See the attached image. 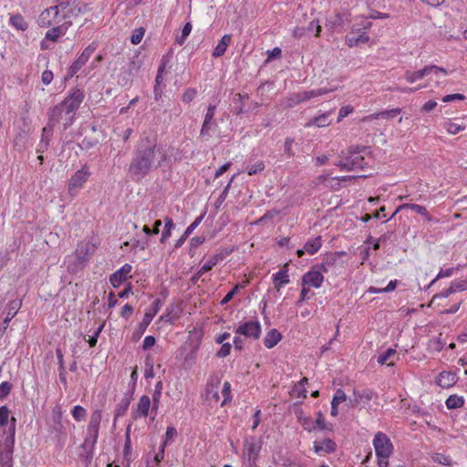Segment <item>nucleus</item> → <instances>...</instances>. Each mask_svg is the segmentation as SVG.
I'll use <instances>...</instances> for the list:
<instances>
[{"instance_id": "obj_10", "label": "nucleus", "mask_w": 467, "mask_h": 467, "mask_svg": "<svg viewBox=\"0 0 467 467\" xmlns=\"http://www.w3.org/2000/svg\"><path fill=\"white\" fill-rule=\"evenodd\" d=\"M101 419L102 412L100 410H96L91 413L87 429L88 436L85 439V443H88L90 441L92 447L95 446L99 439Z\"/></svg>"}, {"instance_id": "obj_32", "label": "nucleus", "mask_w": 467, "mask_h": 467, "mask_svg": "<svg viewBox=\"0 0 467 467\" xmlns=\"http://www.w3.org/2000/svg\"><path fill=\"white\" fill-rule=\"evenodd\" d=\"M322 246L321 236H317L313 239L307 240L304 245L306 253L308 254H315L319 251Z\"/></svg>"}, {"instance_id": "obj_26", "label": "nucleus", "mask_w": 467, "mask_h": 467, "mask_svg": "<svg viewBox=\"0 0 467 467\" xmlns=\"http://www.w3.org/2000/svg\"><path fill=\"white\" fill-rule=\"evenodd\" d=\"M21 306H22V300H13V301L9 302L8 311H7L6 317L3 322V330L4 331L7 328L9 322L16 316Z\"/></svg>"}, {"instance_id": "obj_21", "label": "nucleus", "mask_w": 467, "mask_h": 467, "mask_svg": "<svg viewBox=\"0 0 467 467\" xmlns=\"http://www.w3.org/2000/svg\"><path fill=\"white\" fill-rule=\"evenodd\" d=\"M288 265L289 264L285 263L282 268L272 276L274 286L277 290L290 282Z\"/></svg>"}, {"instance_id": "obj_44", "label": "nucleus", "mask_w": 467, "mask_h": 467, "mask_svg": "<svg viewBox=\"0 0 467 467\" xmlns=\"http://www.w3.org/2000/svg\"><path fill=\"white\" fill-rule=\"evenodd\" d=\"M265 166L263 161H258L254 164L248 165L246 167V171L248 175H254L259 172H262L265 170Z\"/></svg>"}, {"instance_id": "obj_52", "label": "nucleus", "mask_w": 467, "mask_h": 467, "mask_svg": "<svg viewBox=\"0 0 467 467\" xmlns=\"http://www.w3.org/2000/svg\"><path fill=\"white\" fill-rule=\"evenodd\" d=\"M457 269L454 267L447 268V269H441L437 276L431 281V285H433L438 279L443 278V277H450L451 276Z\"/></svg>"}, {"instance_id": "obj_11", "label": "nucleus", "mask_w": 467, "mask_h": 467, "mask_svg": "<svg viewBox=\"0 0 467 467\" xmlns=\"http://www.w3.org/2000/svg\"><path fill=\"white\" fill-rule=\"evenodd\" d=\"M98 47V45L96 42H92L89 44L83 51L82 53L72 62L68 68V77L72 78L75 76L81 67L86 65V63L88 61L90 57L93 55V53L96 51Z\"/></svg>"}, {"instance_id": "obj_49", "label": "nucleus", "mask_w": 467, "mask_h": 467, "mask_svg": "<svg viewBox=\"0 0 467 467\" xmlns=\"http://www.w3.org/2000/svg\"><path fill=\"white\" fill-rule=\"evenodd\" d=\"M299 422L301 423L304 430L311 432L316 430V425L311 417H298Z\"/></svg>"}, {"instance_id": "obj_22", "label": "nucleus", "mask_w": 467, "mask_h": 467, "mask_svg": "<svg viewBox=\"0 0 467 467\" xmlns=\"http://www.w3.org/2000/svg\"><path fill=\"white\" fill-rule=\"evenodd\" d=\"M216 111V105L210 104L207 108L206 114L202 125L200 131L201 136H209L210 130L213 124H214L213 119Z\"/></svg>"}, {"instance_id": "obj_15", "label": "nucleus", "mask_w": 467, "mask_h": 467, "mask_svg": "<svg viewBox=\"0 0 467 467\" xmlns=\"http://www.w3.org/2000/svg\"><path fill=\"white\" fill-rule=\"evenodd\" d=\"M95 252V245L89 241L79 242L75 250V255L78 263L82 264L88 261L90 255Z\"/></svg>"}, {"instance_id": "obj_38", "label": "nucleus", "mask_w": 467, "mask_h": 467, "mask_svg": "<svg viewBox=\"0 0 467 467\" xmlns=\"http://www.w3.org/2000/svg\"><path fill=\"white\" fill-rule=\"evenodd\" d=\"M248 284V281H244L243 284H237L234 286V288L229 291L226 296L221 300V305L223 306V305H226L228 304L233 298L234 296L236 295V293L240 290V289H243L246 286V285Z\"/></svg>"}, {"instance_id": "obj_53", "label": "nucleus", "mask_w": 467, "mask_h": 467, "mask_svg": "<svg viewBox=\"0 0 467 467\" xmlns=\"http://www.w3.org/2000/svg\"><path fill=\"white\" fill-rule=\"evenodd\" d=\"M232 349V346L230 343L222 344L221 348L217 351L216 357L220 358H223L230 355Z\"/></svg>"}, {"instance_id": "obj_29", "label": "nucleus", "mask_w": 467, "mask_h": 467, "mask_svg": "<svg viewBox=\"0 0 467 467\" xmlns=\"http://www.w3.org/2000/svg\"><path fill=\"white\" fill-rule=\"evenodd\" d=\"M63 113L66 114V109L62 102L51 108L48 111V120L50 123L58 122L62 119Z\"/></svg>"}, {"instance_id": "obj_31", "label": "nucleus", "mask_w": 467, "mask_h": 467, "mask_svg": "<svg viewBox=\"0 0 467 467\" xmlns=\"http://www.w3.org/2000/svg\"><path fill=\"white\" fill-rule=\"evenodd\" d=\"M231 39H232L231 35H229V34L224 35L222 37V39L219 41L217 46L215 47V48L213 52V56L214 57H222L225 53V51L231 42Z\"/></svg>"}, {"instance_id": "obj_45", "label": "nucleus", "mask_w": 467, "mask_h": 467, "mask_svg": "<svg viewBox=\"0 0 467 467\" xmlns=\"http://www.w3.org/2000/svg\"><path fill=\"white\" fill-rule=\"evenodd\" d=\"M223 255L222 254H214L213 256H211L203 265H202V267H203V270H207V271H210L213 269V266H215L220 261L223 260Z\"/></svg>"}, {"instance_id": "obj_28", "label": "nucleus", "mask_w": 467, "mask_h": 467, "mask_svg": "<svg viewBox=\"0 0 467 467\" xmlns=\"http://www.w3.org/2000/svg\"><path fill=\"white\" fill-rule=\"evenodd\" d=\"M396 357L397 351L393 348H388L378 357V363L380 365L393 366L396 361Z\"/></svg>"}, {"instance_id": "obj_39", "label": "nucleus", "mask_w": 467, "mask_h": 467, "mask_svg": "<svg viewBox=\"0 0 467 467\" xmlns=\"http://www.w3.org/2000/svg\"><path fill=\"white\" fill-rule=\"evenodd\" d=\"M314 424L316 425V430H321V431H331L333 430L332 424H327L325 422L324 416L321 411H318L317 413V419L314 420Z\"/></svg>"}, {"instance_id": "obj_12", "label": "nucleus", "mask_w": 467, "mask_h": 467, "mask_svg": "<svg viewBox=\"0 0 467 467\" xmlns=\"http://www.w3.org/2000/svg\"><path fill=\"white\" fill-rule=\"evenodd\" d=\"M160 299L154 300L151 306V309L149 311H146L144 314L142 321L138 325L136 330L133 333V337L135 340L139 339L146 331L148 326L152 321L153 317L156 316V314L160 310Z\"/></svg>"}, {"instance_id": "obj_18", "label": "nucleus", "mask_w": 467, "mask_h": 467, "mask_svg": "<svg viewBox=\"0 0 467 467\" xmlns=\"http://www.w3.org/2000/svg\"><path fill=\"white\" fill-rule=\"evenodd\" d=\"M150 406L151 401L150 397L142 395L139 400L136 410L132 411L133 419L146 418L149 415Z\"/></svg>"}, {"instance_id": "obj_46", "label": "nucleus", "mask_w": 467, "mask_h": 467, "mask_svg": "<svg viewBox=\"0 0 467 467\" xmlns=\"http://www.w3.org/2000/svg\"><path fill=\"white\" fill-rule=\"evenodd\" d=\"M222 395L223 397V401L221 402V406H224L226 403L232 400L231 394V384L228 381H225L223 385Z\"/></svg>"}, {"instance_id": "obj_6", "label": "nucleus", "mask_w": 467, "mask_h": 467, "mask_svg": "<svg viewBox=\"0 0 467 467\" xmlns=\"http://www.w3.org/2000/svg\"><path fill=\"white\" fill-rule=\"evenodd\" d=\"M448 74L449 72L444 67H440L435 65H429L417 71L407 70L404 74V78L408 83L412 84L417 80L422 79L424 77L433 75L438 78L435 81L436 87H440L444 84V81H441L440 77H446Z\"/></svg>"}, {"instance_id": "obj_1", "label": "nucleus", "mask_w": 467, "mask_h": 467, "mask_svg": "<svg viewBox=\"0 0 467 467\" xmlns=\"http://www.w3.org/2000/svg\"><path fill=\"white\" fill-rule=\"evenodd\" d=\"M167 160V151L163 145L141 141L136 150V155L130 165V172L136 179L143 178L153 168L161 166Z\"/></svg>"}, {"instance_id": "obj_48", "label": "nucleus", "mask_w": 467, "mask_h": 467, "mask_svg": "<svg viewBox=\"0 0 467 467\" xmlns=\"http://www.w3.org/2000/svg\"><path fill=\"white\" fill-rule=\"evenodd\" d=\"M248 99V95L247 94H241V93H236L234 97V102L235 104H240V106L238 107L237 110H236V114L237 115H240L242 114L244 111V101L245 99Z\"/></svg>"}, {"instance_id": "obj_43", "label": "nucleus", "mask_w": 467, "mask_h": 467, "mask_svg": "<svg viewBox=\"0 0 467 467\" xmlns=\"http://www.w3.org/2000/svg\"><path fill=\"white\" fill-rule=\"evenodd\" d=\"M431 459L434 462H437L443 466L451 465V459L443 453H434L431 455Z\"/></svg>"}, {"instance_id": "obj_40", "label": "nucleus", "mask_w": 467, "mask_h": 467, "mask_svg": "<svg viewBox=\"0 0 467 467\" xmlns=\"http://www.w3.org/2000/svg\"><path fill=\"white\" fill-rule=\"evenodd\" d=\"M71 415L76 421H81L86 419L87 410L84 407L80 405H76L71 410Z\"/></svg>"}, {"instance_id": "obj_4", "label": "nucleus", "mask_w": 467, "mask_h": 467, "mask_svg": "<svg viewBox=\"0 0 467 467\" xmlns=\"http://www.w3.org/2000/svg\"><path fill=\"white\" fill-rule=\"evenodd\" d=\"M373 446L379 467L389 466V458L393 452V445L389 438L383 432L379 431L373 439Z\"/></svg>"}, {"instance_id": "obj_20", "label": "nucleus", "mask_w": 467, "mask_h": 467, "mask_svg": "<svg viewBox=\"0 0 467 467\" xmlns=\"http://www.w3.org/2000/svg\"><path fill=\"white\" fill-rule=\"evenodd\" d=\"M337 444L331 439L316 441L314 442V451L318 455H326L336 451Z\"/></svg>"}, {"instance_id": "obj_8", "label": "nucleus", "mask_w": 467, "mask_h": 467, "mask_svg": "<svg viewBox=\"0 0 467 467\" xmlns=\"http://www.w3.org/2000/svg\"><path fill=\"white\" fill-rule=\"evenodd\" d=\"M89 168L87 164L75 171L68 180L67 192L71 197L77 196L90 177Z\"/></svg>"}, {"instance_id": "obj_57", "label": "nucleus", "mask_w": 467, "mask_h": 467, "mask_svg": "<svg viewBox=\"0 0 467 467\" xmlns=\"http://www.w3.org/2000/svg\"><path fill=\"white\" fill-rule=\"evenodd\" d=\"M12 389L11 383L5 381L0 384V400H4L8 396Z\"/></svg>"}, {"instance_id": "obj_36", "label": "nucleus", "mask_w": 467, "mask_h": 467, "mask_svg": "<svg viewBox=\"0 0 467 467\" xmlns=\"http://www.w3.org/2000/svg\"><path fill=\"white\" fill-rule=\"evenodd\" d=\"M443 128L449 134L456 135L459 132L464 130L466 126L462 124L454 123L451 119H448L443 123Z\"/></svg>"}, {"instance_id": "obj_2", "label": "nucleus", "mask_w": 467, "mask_h": 467, "mask_svg": "<svg viewBox=\"0 0 467 467\" xmlns=\"http://www.w3.org/2000/svg\"><path fill=\"white\" fill-rule=\"evenodd\" d=\"M72 9L68 0H60L57 5L46 8L38 16L37 23L41 27H49L60 25L64 21H70Z\"/></svg>"}, {"instance_id": "obj_62", "label": "nucleus", "mask_w": 467, "mask_h": 467, "mask_svg": "<svg viewBox=\"0 0 467 467\" xmlns=\"http://www.w3.org/2000/svg\"><path fill=\"white\" fill-rule=\"evenodd\" d=\"M163 81V74L157 73L155 78V86H154V94L156 96V99H158V97H161V90L160 88L161 84Z\"/></svg>"}, {"instance_id": "obj_41", "label": "nucleus", "mask_w": 467, "mask_h": 467, "mask_svg": "<svg viewBox=\"0 0 467 467\" xmlns=\"http://www.w3.org/2000/svg\"><path fill=\"white\" fill-rule=\"evenodd\" d=\"M126 439H125V444L123 449V454L124 458L127 460L128 463L130 462V456L131 454V441H130V428L126 431Z\"/></svg>"}, {"instance_id": "obj_23", "label": "nucleus", "mask_w": 467, "mask_h": 467, "mask_svg": "<svg viewBox=\"0 0 467 467\" xmlns=\"http://www.w3.org/2000/svg\"><path fill=\"white\" fill-rule=\"evenodd\" d=\"M457 380L458 377L455 372L442 371L438 375L436 383L443 389H449L452 387L457 382Z\"/></svg>"}, {"instance_id": "obj_56", "label": "nucleus", "mask_w": 467, "mask_h": 467, "mask_svg": "<svg viewBox=\"0 0 467 467\" xmlns=\"http://www.w3.org/2000/svg\"><path fill=\"white\" fill-rule=\"evenodd\" d=\"M346 400H347V396H346L344 390H342L341 389H337L333 399H332L331 403L339 405L341 402L345 401Z\"/></svg>"}, {"instance_id": "obj_16", "label": "nucleus", "mask_w": 467, "mask_h": 467, "mask_svg": "<svg viewBox=\"0 0 467 467\" xmlns=\"http://www.w3.org/2000/svg\"><path fill=\"white\" fill-rule=\"evenodd\" d=\"M132 266L130 264H125L120 269L112 274L109 277L111 285L115 288L119 287L130 276Z\"/></svg>"}, {"instance_id": "obj_14", "label": "nucleus", "mask_w": 467, "mask_h": 467, "mask_svg": "<svg viewBox=\"0 0 467 467\" xmlns=\"http://www.w3.org/2000/svg\"><path fill=\"white\" fill-rule=\"evenodd\" d=\"M261 330L258 321H247L240 324L235 329V333L255 340L260 337Z\"/></svg>"}, {"instance_id": "obj_54", "label": "nucleus", "mask_w": 467, "mask_h": 467, "mask_svg": "<svg viewBox=\"0 0 467 467\" xmlns=\"http://www.w3.org/2000/svg\"><path fill=\"white\" fill-rule=\"evenodd\" d=\"M454 292H462L467 290V278L463 280H454L451 283Z\"/></svg>"}, {"instance_id": "obj_7", "label": "nucleus", "mask_w": 467, "mask_h": 467, "mask_svg": "<svg viewBox=\"0 0 467 467\" xmlns=\"http://www.w3.org/2000/svg\"><path fill=\"white\" fill-rule=\"evenodd\" d=\"M85 99L84 92L79 88H72L67 96L62 101L65 109H66V116L67 122L65 124V126L71 125L74 115L76 111L80 107L81 103L83 102Z\"/></svg>"}, {"instance_id": "obj_27", "label": "nucleus", "mask_w": 467, "mask_h": 467, "mask_svg": "<svg viewBox=\"0 0 467 467\" xmlns=\"http://www.w3.org/2000/svg\"><path fill=\"white\" fill-rule=\"evenodd\" d=\"M282 339L281 333L274 328L267 332L264 338V345L266 348H273L276 346Z\"/></svg>"}, {"instance_id": "obj_47", "label": "nucleus", "mask_w": 467, "mask_h": 467, "mask_svg": "<svg viewBox=\"0 0 467 467\" xmlns=\"http://www.w3.org/2000/svg\"><path fill=\"white\" fill-rule=\"evenodd\" d=\"M145 35V29L143 27H137L133 30L132 35L130 36V42L133 45H138L141 42L143 36Z\"/></svg>"}, {"instance_id": "obj_24", "label": "nucleus", "mask_w": 467, "mask_h": 467, "mask_svg": "<svg viewBox=\"0 0 467 467\" xmlns=\"http://www.w3.org/2000/svg\"><path fill=\"white\" fill-rule=\"evenodd\" d=\"M220 384V379L218 378L214 379H211L207 384V389L205 393V399L207 401L212 403H218L220 400V395L218 391V385Z\"/></svg>"}, {"instance_id": "obj_60", "label": "nucleus", "mask_w": 467, "mask_h": 467, "mask_svg": "<svg viewBox=\"0 0 467 467\" xmlns=\"http://www.w3.org/2000/svg\"><path fill=\"white\" fill-rule=\"evenodd\" d=\"M204 217V214L198 216L185 230V237H188L192 232L201 223Z\"/></svg>"}, {"instance_id": "obj_19", "label": "nucleus", "mask_w": 467, "mask_h": 467, "mask_svg": "<svg viewBox=\"0 0 467 467\" xmlns=\"http://www.w3.org/2000/svg\"><path fill=\"white\" fill-rule=\"evenodd\" d=\"M332 111H327L321 113L312 119H310L305 125V128H311L313 126L317 128H326L328 127L332 123L331 119Z\"/></svg>"}, {"instance_id": "obj_50", "label": "nucleus", "mask_w": 467, "mask_h": 467, "mask_svg": "<svg viewBox=\"0 0 467 467\" xmlns=\"http://www.w3.org/2000/svg\"><path fill=\"white\" fill-rule=\"evenodd\" d=\"M197 95V90L192 88H188L184 90L182 96V101L185 104L192 102Z\"/></svg>"}, {"instance_id": "obj_63", "label": "nucleus", "mask_w": 467, "mask_h": 467, "mask_svg": "<svg viewBox=\"0 0 467 467\" xmlns=\"http://www.w3.org/2000/svg\"><path fill=\"white\" fill-rule=\"evenodd\" d=\"M156 343V339L153 336H147L145 337L143 343H142V348L143 350H148L151 347H153Z\"/></svg>"}, {"instance_id": "obj_5", "label": "nucleus", "mask_w": 467, "mask_h": 467, "mask_svg": "<svg viewBox=\"0 0 467 467\" xmlns=\"http://www.w3.org/2000/svg\"><path fill=\"white\" fill-rule=\"evenodd\" d=\"M368 151V149L366 147L349 150L348 155L342 157L336 165L339 167L341 171L363 170L368 164L363 155V153H367Z\"/></svg>"}, {"instance_id": "obj_51", "label": "nucleus", "mask_w": 467, "mask_h": 467, "mask_svg": "<svg viewBox=\"0 0 467 467\" xmlns=\"http://www.w3.org/2000/svg\"><path fill=\"white\" fill-rule=\"evenodd\" d=\"M354 111V108L351 105H346L340 108L338 116H337V122H341L343 119L348 117L349 114H351Z\"/></svg>"}, {"instance_id": "obj_35", "label": "nucleus", "mask_w": 467, "mask_h": 467, "mask_svg": "<svg viewBox=\"0 0 467 467\" xmlns=\"http://www.w3.org/2000/svg\"><path fill=\"white\" fill-rule=\"evenodd\" d=\"M446 407L449 410L462 408L464 404V400L462 396L450 395L446 400Z\"/></svg>"}, {"instance_id": "obj_17", "label": "nucleus", "mask_w": 467, "mask_h": 467, "mask_svg": "<svg viewBox=\"0 0 467 467\" xmlns=\"http://www.w3.org/2000/svg\"><path fill=\"white\" fill-rule=\"evenodd\" d=\"M71 26V21H64L60 25H55L47 31L45 38L52 42H57L60 36L67 33Z\"/></svg>"}, {"instance_id": "obj_3", "label": "nucleus", "mask_w": 467, "mask_h": 467, "mask_svg": "<svg viewBox=\"0 0 467 467\" xmlns=\"http://www.w3.org/2000/svg\"><path fill=\"white\" fill-rule=\"evenodd\" d=\"M345 252H337L327 255L323 263L320 265L319 269L311 268L306 272L301 277V285H308L311 288L318 289L323 285L325 276L323 273L327 272L326 265L334 264L337 259L344 255Z\"/></svg>"}, {"instance_id": "obj_59", "label": "nucleus", "mask_w": 467, "mask_h": 467, "mask_svg": "<svg viewBox=\"0 0 467 467\" xmlns=\"http://www.w3.org/2000/svg\"><path fill=\"white\" fill-rule=\"evenodd\" d=\"M307 31L314 32L315 36L318 37L321 32V26L319 25V22L317 20H312L307 26Z\"/></svg>"}, {"instance_id": "obj_64", "label": "nucleus", "mask_w": 467, "mask_h": 467, "mask_svg": "<svg viewBox=\"0 0 467 467\" xmlns=\"http://www.w3.org/2000/svg\"><path fill=\"white\" fill-rule=\"evenodd\" d=\"M54 78L53 72L51 70H45L42 73L41 80L45 85H49Z\"/></svg>"}, {"instance_id": "obj_9", "label": "nucleus", "mask_w": 467, "mask_h": 467, "mask_svg": "<svg viewBox=\"0 0 467 467\" xmlns=\"http://www.w3.org/2000/svg\"><path fill=\"white\" fill-rule=\"evenodd\" d=\"M328 92H329V90L327 88H318V89L306 90V91L293 93L285 99L284 105L285 108H293L302 102L309 100L313 98H317V97L325 95Z\"/></svg>"}, {"instance_id": "obj_55", "label": "nucleus", "mask_w": 467, "mask_h": 467, "mask_svg": "<svg viewBox=\"0 0 467 467\" xmlns=\"http://www.w3.org/2000/svg\"><path fill=\"white\" fill-rule=\"evenodd\" d=\"M454 289L452 288V285L451 284L450 286L444 290H442L441 292H440L439 294H436L433 297H432V300H431V303H433L437 298H447L449 297L451 294H454Z\"/></svg>"}, {"instance_id": "obj_13", "label": "nucleus", "mask_w": 467, "mask_h": 467, "mask_svg": "<svg viewBox=\"0 0 467 467\" xmlns=\"http://www.w3.org/2000/svg\"><path fill=\"white\" fill-rule=\"evenodd\" d=\"M371 26V23L368 21H365V24L363 25V28H352L351 32H349L346 36V44L349 47H353L355 46H358V44H364L367 43L369 40V36L366 33V29L368 28Z\"/></svg>"}, {"instance_id": "obj_37", "label": "nucleus", "mask_w": 467, "mask_h": 467, "mask_svg": "<svg viewBox=\"0 0 467 467\" xmlns=\"http://www.w3.org/2000/svg\"><path fill=\"white\" fill-rule=\"evenodd\" d=\"M259 449L260 448L255 443H249L245 445L244 453L250 462H254L258 456Z\"/></svg>"}, {"instance_id": "obj_42", "label": "nucleus", "mask_w": 467, "mask_h": 467, "mask_svg": "<svg viewBox=\"0 0 467 467\" xmlns=\"http://www.w3.org/2000/svg\"><path fill=\"white\" fill-rule=\"evenodd\" d=\"M192 26L191 22H187L182 30L181 36L179 37H177V39H176V42L180 46H182L185 43L187 37L189 36V35L192 32Z\"/></svg>"}, {"instance_id": "obj_33", "label": "nucleus", "mask_w": 467, "mask_h": 467, "mask_svg": "<svg viewBox=\"0 0 467 467\" xmlns=\"http://www.w3.org/2000/svg\"><path fill=\"white\" fill-rule=\"evenodd\" d=\"M164 222H165L164 229L161 233V236L160 239V242L161 244H164L167 242V240L171 236L172 230L175 228V223L171 217H166Z\"/></svg>"}, {"instance_id": "obj_58", "label": "nucleus", "mask_w": 467, "mask_h": 467, "mask_svg": "<svg viewBox=\"0 0 467 467\" xmlns=\"http://www.w3.org/2000/svg\"><path fill=\"white\" fill-rule=\"evenodd\" d=\"M9 409L6 406L0 407V426L4 427L8 422Z\"/></svg>"}, {"instance_id": "obj_61", "label": "nucleus", "mask_w": 467, "mask_h": 467, "mask_svg": "<svg viewBox=\"0 0 467 467\" xmlns=\"http://www.w3.org/2000/svg\"><path fill=\"white\" fill-rule=\"evenodd\" d=\"M103 327H104V324L100 325L97 328V330L94 332V334L91 337H89L88 343L90 348H94L96 346V344L98 342V337H99V334L101 333Z\"/></svg>"}, {"instance_id": "obj_25", "label": "nucleus", "mask_w": 467, "mask_h": 467, "mask_svg": "<svg viewBox=\"0 0 467 467\" xmlns=\"http://www.w3.org/2000/svg\"><path fill=\"white\" fill-rule=\"evenodd\" d=\"M374 395L375 393L369 389H364L360 391L354 390L352 401L355 405L367 404L373 399Z\"/></svg>"}, {"instance_id": "obj_34", "label": "nucleus", "mask_w": 467, "mask_h": 467, "mask_svg": "<svg viewBox=\"0 0 467 467\" xmlns=\"http://www.w3.org/2000/svg\"><path fill=\"white\" fill-rule=\"evenodd\" d=\"M404 209H410V210L416 212L418 214H420L421 216H428L427 209L424 206H421V205H419V204H416V203H402V204H400L397 208L394 215L397 213H399L400 211L404 210Z\"/></svg>"}, {"instance_id": "obj_30", "label": "nucleus", "mask_w": 467, "mask_h": 467, "mask_svg": "<svg viewBox=\"0 0 467 467\" xmlns=\"http://www.w3.org/2000/svg\"><path fill=\"white\" fill-rule=\"evenodd\" d=\"M9 24L18 31H26L28 28V23L20 14L10 16Z\"/></svg>"}]
</instances>
